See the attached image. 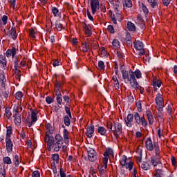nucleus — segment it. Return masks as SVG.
Masks as SVG:
<instances>
[{
  "mask_svg": "<svg viewBox=\"0 0 177 177\" xmlns=\"http://www.w3.org/2000/svg\"><path fill=\"white\" fill-rule=\"evenodd\" d=\"M129 75L131 80V81H129V82H130L131 88L138 89L140 86H139V83H138V80H136V77H135V73L130 69L129 71Z\"/></svg>",
  "mask_w": 177,
  "mask_h": 177,
  "instance_id": "obj_1",
  "label": "nucleus"
},
{
  "mask_svg": "<svg viewBox=\"0 0 177 177\" xmlns=\"http://www.w3.org/2000/svg\"><path fill=\"white\" fill-rule=\"evenodd\" d=\"M113 127V132H114V135L116 138H119L120 134L122 133V125H121L120 123L116 122L114 123Z\"/></svg>",
  "mask_w": 177,
  "mask_h": 177,
  "instance_id": "obj_2",
  "label": "nucleus"
},
{
  "mask_svg": "<svg viewBox=\"0 0 177 177\" xmlns=\"http://www.w3.org/2000/svg\"><path fill=\"white\" fill-rule=\"evenodd\" d=\"M100 6L99 3V0H91V12L93 15H95L96 12L97 11V9H99V6Z\"/></svg>",
  "mask_w": 177,
  "mask_h": 177,
  "instance_id": "obj_3",
  "label": "nucleus"
},
{
  "mask_svg": "<svg viewBox=\"0 0 177 177\" xmlns=\"http://www.w3.org/2000/svg\"><path fill=\"white\" fill-rule=\"evenodd\" d=\"M46 142H47V146H56V142H55V138H53V136H50L48 132L46 133V138H45Z\"/></svg>",
  "mask_w": 177,
  "mask_h": 177,
  "instance_id": "obj_4",
  "label": "nucleus"
},
{
  "mask_svg": "<svg viewBox=\"0 0 177 177\" xmlns=\"http://www.w3.org/2000/svg\"><path fill=\"white\" fill-rule=\"evenodd\" d=\"M127 127L129 128L132 127V121H133V114L130 113L127 115V118L124 119Z\"/></svg>",
  "mask_w": 177,
  "mask_h": 177,
  "instance_id": "obj_5",
  "label": "nucleus"
},
{
  "mask_svg": "<svg viewBox=\"0 0 177 177\" xmlns=\"http://www.w3.org/2000/svg\"><path fill=\"white\" fill-rule=\"evenodd\" d=\"M86 135L88 138H92V135L95 133V126L94 125H88L86 129Z\"/></svg>",
  "mask_w": 177,
  "mask_h": 177,
  "instance_id": "obj_6",
  "label": "nucleus"
},
{
  "mask_svg": "<svg viewBox=\"0 0 177 177\" xmlns=\"http://www.w3.org/2000/svg\"><path fill=\"white\" fill-rule=\"evenodd\" d=\"M6 150L8 153H11L13 149V143L12 142V140L10 138H6Z\"/></svg>",
  "mask_w": 177,
  "mask_h": 177,
  "instance_id": "obj_7",
  "label": "nucleus"
},
{
  "mask_svg": "<svg viewBox=\"0 0 177 177\" xmlns=\"http://www.w3.org/2000/svg\"><path fill=\"white\" fill-rule=\"evenodd\" d=\"M146 149L149 150V151H153L154 150V147L153 146V141L151 140V138H149L146 140Z\"/></svg>",
  "mask_w": 177,
  "mask_h": 177,
  "instance_id": "obj_8",
  "label": "nucleus"
},
{
  "mask_svg": "<svg viewBox=\"0 0 177 177\" xmlns=\"http://www.w3.org/2000/svg\"><path fill=\"white\" fill-rule=\"evenodd\" d=\"M155 101H156V104H157V106H161V104H162V103L164 102V99L162 98V95L160 93L156 95V97Z\"/></svg>",
  "mask_w": 177,
  "mask_h": 177,
  "instance_id": "obj_9",
  "label": "nucleus"
},
{
  "mask_svg": "<svg viewBox=\"0 0 177 177\" xmlns=\"http://www.w3.org/2000/svg\"><path fill=\"white\" fill-rule=\"evenodd\" d=\"M122 77L123 80H127V82L131 81V76L129 75V73L127 71L122 70Z\"/></svg>",
  "mask_w": 177,
  "mask_h": 177,
  "instance_id": "obj_10",
  "label": "nucleus"
},
{
  "mask_svg": "<svg viewBox=\"0 0 177 177\" xmlns=\"http://www.w3.org/2000/svg\"><path fill=\"white\" fill-rule=\"evenodd\" d=\"M55 95L57 96V102L58 103V104L61 105L62 104V102H63V100L62 99V93H60V90L57 89L56 93H55Z\"/></svg>",
  "mask_w": 177,
  "mask_h": 177,
  "instance_id": "obj_11",
  "label": "nucleus"
},
{
  "mask_svg": "<svg viewBox=\"0 0 177 177\" xmlns=\"http://www.w3.org/2000/svg\"><path fill=\"white\" fill-rule=\"evenodd\" d=\"M134 48L137 50H142L143 49V43L140 41H137L134 43Z\"/></svg>",
  "mask_w": 177,
  "mask_h": 177,
  "instance_id": "obj_12",
  "label": "nucleus"
},
{
  "mask_svg": "<svg viewBox=\"0 0 177 177\" xmlns=\"http://www.w3.org/2000/svg\"><path fill=\"white\" fill-rule=\"evenodd\" d=\"M14 117L16 125H20V124L21 123V115L20 113H15Z\"/></svg>",
  "mask_w": 177,
  "mask_h": 177,
  "instance_id": "obj_13",
  "label": "nucleus"
},
{
  "mask_svg": "<svg viewBox=\"0 0 177 177\" xmlns=\"http://www.w3.org/2000/svg\"><path fill=\"white\" fill-rule=\"evenodd\" d=\"M70 116L66 115L64 117V124L66 125V127H69L70 125H71V120H70Z\"/></svg>",
  "mask_w": 177,
  "mask_h": 177,
  "instance_id": "obj_14",
  "label": "nucleus"
},
{
  "mask_svg": "<svg viewBox=\"0 0 177 177\" xmlns=\"http://www.w3.org/2000/svg\"><path fill=\"white\" fill-rule=\"evenodd\" d=\"M37 114H38V111L34 110L32 111L31 120H32V122H37V120H38L37 118Z\"/></svg>",
  "mask_w": 177,
  "mask_h": 177,
  "instance_id": "obj_15",
  "label": "nucleus"
},
{
  "mask_svg": "<svg viewBox=\"0 0 177 177\" xmlns=\"http://www.w3.org/2000/svg\"><path fill=\"white\" fill-rule=\"evenodd\" d=\"M127 28L129 31H135V30H136V27L135 26V24H133L131 21L127 22Z\"/></svg>",
  "mask_w": 177,
  "mask_h": 177,
  "instance_id": "obj_16",
  "label": "nucleus"
},
{
  "mask_svg": "<svg viewBox=\"0 0 177 177\" xmlns=\"http://www.w3.org/2000/svg\"><path fill=\"white\" fill-rule=\"evenodd\" d=\"M55 139L57 140L55 142L56 145H62L63 143V138L59 134H56Z\"/></svg>",
  "mask_w": 177,
  "mask_h": 177,
  "instance_id": "obj_17",
  "label": "nucleus"
},
{
  "mask_svg": "<svg viewBox=\"0 0 177 177\" xmlns=\"http://www.w3.org/2000/svg\"><path fill=\"white\" fill-rule=\"evenodd\" d=\"M147 117L149 120V124L151 125V124H153V115L151 114V111H147Z\"/></svg>",
  "mask_w": 177,
  "mask_h": 177,
  "instance_id": "obj_18",
  "label": "nucleus"
},
{
  "mask_svg": "<svg viewBox=\"0 0 177 177\" xmlns=\"http://www.w3.org/2000/svg\"><path fill=\"white\" fill-rule=\"evenodd\" d=\"M97 132L100 133V135H102V136H104L106 135L107 130L105 129L103 127H100L97 129Z\"/></svg>",
  "mask_w": 177,
  "mask_h": 177,
  "instance_id": "obj_19",
  "label": "nucleus"
},
{
  "mask_svg": "<svg viewBox=\"0 0 177 177\" xmlns=\"http://www.w3.org/2000/svg\"><path fill=\"white\" fill-rule=\"evenodd\" d=\"M55 26L57 31H62V30H63V24H62V23H60L58 20L55 21Z\"/></svg>",
  "mask_w": 177,
  "mask_h": 177,
  "instance_id": "obj_20",
  "label": "nucleus"
},
{
  "mask_svg": "<svg viewBox=\"0 0 177 177\" xmlns=\"http://www.w3.org/2000/svg\"><path fill=\"white\" fill-rule=\"evenodd\" d=\"M0 63L3 64V67H6V57L5 55H0Z\"/></svg>",
  "mask_w": 177,
  "mask_h": 177,
  "instance_id": "obj_21",
  "label": "nucleus"
},
{
  "mask_svg": "<svg viewBox=\"0 0 177 177\" xmlns=\"http://www.w3.org/2000/svg\"><path fill=\"white\" fill-rule=\"evenodd\" d=\"M112 45L114 49H118V48H120V41L118 39H115L112 42Z\"/></svg>",
  "mask_w": 177,
  "mask_h": 177,
  "instance_id": "obj_22",
  "label": "nucleus"
},
{
  "mask_svg": "<svg viewBox=\"0 0 177 177\" xmlns=\"http://www.w3.org/2000/svg\"><path fill=\"white\" fill-rule=\"evenodd\" d=\"M161 84H162L160 80H153V88H156V86H158V88H160L161 86Z\"/></svg>",
  "mask_w": 177,
  "mask_h": 177,
  "instance_id": "obj_23",
  "label": "nucleus"
},
{
  "mask_svg": "<svg viewBox=\"0 0 177 177\" xmlns=\"http://www.w3.org/2000/svg\"><path fill=\"white\" fill-rule=\"evenodd\" d=\"M126 169H129V171H132V168H133V162H129L126 163L124 165Z\"/></svg>",
  "mask_w": 177,
  "mask_h": 177,
  "instance_id": "obj_24",
  "label": "nucleus"
},
{
  "mask_svg": "<svg viewBox=\"0 0 177 177\" xmlns=\"http://www.w3.org/2000/svg\"><path fill=\"white\" fill-rule=\"evenodd\" d=\"M141 168L144 169V171H148V169H150V165L147 162L142 163Z\"/></svg>",
  "mask_w": 177,
  "mask_h": 177,
  "instance_id": "obj_25",
  "label": "nucleus"
},
{
  "mask_svg": "<svg viewBox=\"0 0 177 177\" xmlns=\"http://www.w3.org/2000/svg\"><path fill=\"white\" fill-rule=\"evenodd\" d=\"M10 35H11L12 39L15 41V39L17 38V35H16V30L13 29V28H12L11 29V32L10 33Z\"/></svg>",
  "mask_w": 177,
  "mask_h": 177,
  "instance_id": "obj_26",
  "label": "nucleus"
},
{
  "mask_svg": "<svg viewBox=\"0 0 177 177\" xmlns=\"http://www.w3.org/2000/svg\"><path fill=\"white\" fill-rule=\"evenodd\" d=\"M10 135H12V127H8L7 129L6 139H10Z\"/></svg>",
  "mask_w": 177,
  "mask_h": 177,
  "instance_id": "obj_27",
  "label": "nucleus"
},
{
  "mask_svg": "<svg viewBox=\"0 0 177 177\" xmlns=\"http://www.w3.org/2000/svg\"><path fill=\"white\" fill-rule=\"evenodd\" d=\"M124 6L127 8H132V1L131 0H124V3H123Z\"/></svg>",
  "mask_w": 177,
  "mask_h": 177,
  "instance_id": "obj_28",
  "label": "nucleus"
},
{
  "mask_svg": "<svg viewBox=\"0 0 177 177\" xmlns=\"http://www.w3.org/2000/svg\"><path fill=\"white\" fill-rule=\"evenodd\" d=\"M120 165H122V168H124L127 164V156H123L122 158L120 160Z\"/></svg>",
  "mask_w": 177,
  "mask_h": 177,
  "instance_id": "obj_29",
  "label": "nucleus"
},
{
  "mask_svg": "<svg viewBox=\"0 0 177 177\" xmlns=\"http://www.w3.org/2000/svg\"><path fill=\"white\" fill-rule=\"evenodd\" d=\"M133 73H134V77L136 76V78L138 79L142 78V73L139 69L136 70L135 72Z\"/></svg>",
  "mask_w": 177,
  "mask_h": 177,
  "instance_id": "obj_30",
  "label": "nucleus"
},
{
  "mask_svg": "<svg viewBox=\"0 0 177 177\" xmlns=\"http://www.w3.org/2000/svg\"><path fill=\"white\" fill-rule=\"evenodd\" d=\"M113 149L111 148H109L106 152L104 153V157H107V159H109V155L113 154Z\"/></svg>",
  "mask_w": 177,
  "mask_h": 177,
  "instance_id": "obj_31",
  "label": "nucleus"
},
{
  "mask_svg": "<svg viewBox=\"0 0 177 177\" xmlns=\"http://www.w3.org/2000/svg\"><path fill=\"white\" fill-rule=\"evenodd\" d=\"M134 118H135V120H136V122L137 124H140V120H141L142 118H140V115H139L138 113H135Z\"/></svg>",
  "mask_w": 177,
  "mask_h": 177,
  "instance_id": "obj_32",
  "label": "nucleus"
},
{
  "mask_svg": "<svg viewBox=\"0 0 177 177\" xmlns=\"http://www.w3.org/2000/svg\"><path fill=\"white\" fill-rule=\"evenodd\" d=\"M88 160L89 161H91V162H93V161H96V155L93 154H88Z\"/></svg>",
  "mask_w": 177,
  "mask_h": 177,
  "instance_id": "obj_33",
  "label": "nucleus"
},
{
  "mask_svg": "<svg viewBox=\"0 0 177 177\" xmlns=\"http://www.w3.org/2000/svg\"><path fill=\"white\" fill-rule=\"evenodd\" d=\"M23 97V93L21 91H18L15 94V99L20 100Z\"/></svg>",
  "mask_w": 177,
  "mask_h": 177,
  "instance_id": "obj_34",
  "label": "nucleus"
},
{
  "mask_svg": "<svg viewBox=\"0 0 177 177\" xmlns=\"http://www.w3.org/2000/svg\"><path fill=\"white\" fill-rule=\"evenodd\" d=\"M59 174H59H57V176H55V177H67V176L66 175V173H64V171H63V167H61L59 169Z\"/></svg>",
  "mask_w": 177,
  "mask_h": 177,
  "instance_id": "obj_35",
  "label": "nucleus"
},
{
  "mask_svg": "<svg viewBox=\"0 0 177 177\" xmlns=\"http://www.w3.org/2000/svg\"><path fill=\"white\" fill-rule=\"evenodd\" d=\"M52 12L53 13L54 16L56 17L59 16V9L56 7H53L52 8Z\"/></svg>",
  "mask_w": 177,
  "mask_h": 177,
  "instance_id": "obj_36",
  "label": "nucleus"
},
{
  "mask_svg": "<svg viewBox=\"0 0 177 177\" xmlns=\"http://www.w3.org/2000/svg\"><path fill=\"white\" fill-rule=\"evenodd\" d=\"M6 114L8 120H12V113H10L9 108H6Z\"/></svg>",
  "mask_w": 177,
  "mask_h": 177,
  "instance_id": "obj_37",
  "label": "nucleus"
},
{
  "mask_svg": "<svg viewBox=\"0 0 177 177\" xmlns=\"http://www.w3.org/2000/svg\"><path fill=\"white\" fill-rule=\"evenodd\" d=\"M46 102L48 103V104H50L51 103H53L55 102V99L52 98L50 96H48L46 97Z\"/></svg>",
  "mask_w": 177,
  "mask_h": 177,
  "instance_id": "obj_38",
  "label": "nucleus"
},
{
  "mask_svg": "<svg viewBox=\"0 0 177 177\" xmlns=\"http://www.w3.org/2000/svg\"><path fill=\"white\" fill-rule=\"evenodd\" d=\"M3 162L4 164H12V160H10V158L9 156L3 158Z\"/></svg>",
  "mask_w": 177,
  "mask_h": 177,
  "instance_id": "obj_39",
  "label": "nucleus"
},
{
  "mask_svg": "<svg viewBox=\"0 0 177 177\" xmlns=\"http://www.w3.org/2000/svg\"><path fill=\"white\" fill-rule=\"evenodd\" d=\"M151 162L152 163L153 167H157V165L158 164V160H156V158L151 157Z\"/></svg>",
  "mask_w": 177,
  "mask_h": 177,
  "instance_id": "obj_40",
  "label": "nucleus"
},
{
  "mask_svg": "<svg viewBox=\"0 0 177 177\" xmlns=\"http://www.w3.org/2000/svg\"><path fill=\"white\" fill-rule=\"evenodd\" d=\"M136 107L138 108V111L142 113V102L140 101L136 102Z\"/></svg>",
  "mask_w": 177,
  "mask_h": 177,
  "instance_id": "obj_41",
  "label": "nucleus"
},
{
  "mask_svg": "<svg viewBox=\"0 0 177 177\" xmlns=\"http://www.w3.org/2000/svg\"><path fill=\"white\" fill-rule=\"evenodd\" d=\"M51 158L54 161H56L57 162H59V154H57V153L53 154L52 156H51Z\"/></svg>",
  "mask_w": 177,
  "mask_h": 177,
  "instance_id": "obj_42",
  "label": "nucleus"
},
{
  "mask_svg": "<svg viewBox=\"0 0 177 177\" xmlns=\"http://www.w3.org/2000/svg\"><path fill=\"white\" fill-rule=\"evenodd\" d=\"M65 111L70 118H73V116H71V111H70V108L68 106H65Z\"/></svg>",
  "mask_w": 177,
  "mask_h": 177,
  "instance_id": "obj_43",
  "label": "nucleus"
},
{
  "mask_svg": "<svg viewBox=\"0 0 177 177\" xmlns=\"http://www.w3.org/2000/svg\"><path fill=\"white\" fill-rule=\"evenodd\" d=\"M87 153L88 154L96 155V151H95V149H93V148L87 149Z\"/></svg>",
  "mask_w": 177,
  "mask_h": 177,
  "instance_id": "obj_44",
  "label": "nucleus"
},
{
  "mask_svg": "<svg viewBox=\"0 0 177 177\" xmlns=\"http://www.w3.org/2000/svg\"><path fill=\"white\" fill-rule=\"evenodd\" d=\"M149 2L151 4V8H156L157 6V0H149Z\"/></svg>",
  "mask_w": 177,
  "mask_h": 177,
  "instance_id": "obj_45",
  "label": "nucleus"
},
{
  "mask_svg": "<svg viewBox=\"0 0 177 177\" xmlns=\"http://www.w3.org/2000/svg\"><path fill=\"white\" fill-rule=\"evenodd\" d=\"M98 67L100 70H104V62L103 61H99Z\"/></svg>",
  "mask_w": 177,
  "mask_h": 177,
  "instance_id": "obj_46",
  "label": "nucleus"
},
{
  "mask_svg": "<svg viewBox=\"0 0 177 177\" xmlns=\"http://www.w3.org/2000/svg\"><path fill=\"white\" fill-rule=\"evenodd\" d=\"M63 133H64V139H68V131L64 129L63 130Z\"/></svg>",
  "mask_w": 177,
  "mask_h": 177,
  "instance_id": "obj_47",
  "label": "nucleus"
},
{
  "mask_svg": "<svg viewBox=\"0 0 177 177\" xmlns=\"http://www.w3.org/2000/svg\"><path fill=\"white\" fill-rule=\"evenodd\" d=\"M142 12H144L146 15L149 13V10L147 9V7L145 6L144 3H142Z\"/></svg>",
  "mask_w": 177,
  "mask_h": 177,
  "instance_id": "obj_48",
  "label": "nucleus"
},
{
  "mask_svg": "<svg viewBox=\"0 0 177 177\" xmlns=\"http://www.w3.org/2000/svg\"><path fill=\"white\" fill-rule=\"evenodd\" d=\"M108 31H110L111 34H114V26L109 25L107 28Z\"/></svg>",
  "mask_w": 177,
  "mask_h": 177,
  "instance_id": "obj_49",
  "label": "nucleus"
},
{
  "mask_svg": "<svg viewBox=\"0 0 177 177\" xmlns=\"http://www.w3.org/2000/svg\"><path fill=\"white\" fill-rule=\"evenodd\" d=\"M140 122L142 123V127H147V122L146 120H145L144 117H142L140 119Z\"/></svg>",
  "mask_w": 177,
  "mask_h": 177,
  "instance_id": "obj_50",
  "label": "nucleus"
},
{
  "mask_svg": "<svg viewBox=\"0 0 177 177\" xmlns=\"http://www.w3.org/2000/svg\"><path fill=\"white\" fill-rule=\"evenodd\" d=\"M29 35L32 37V38H35V31L33 28H31L29 31Z\"/></svg>",
  "mask_w": 177,
  "mask_h": 177,
  "instance_id": "obj_51",
  "label": "nucleus"
},
{
  "mask_svg": "<svg viewBox=\"0 0 177 177\" xmlns=\"http://www.w3.org/2000/svg\"><path fill=\"white\" fill-rule=\"evenodd\" d=\"M2 21H3V24L4 26H6V24L8 23V16L3 15L2 17Z\"/></svg>",
  "mask_w": 177,
  "mask_h": 177,
  "instance_id": "obj_52",
  "label": "nucleus"
},
{
  "mask_svg": "<svg viewBox=\"0 0 177 177\" xmlns=\"http://www.w3.org/2000/svg\"><path fill=\"white\" fill-rule=\"evenodd\" d=\"M107 162H109V159H107V156L104 157L103 159V165L104 168H107Z\"/></svg>",
  "mask_w": 177,
  "mask_h": 177,
  "instance_id": "obj_53",
  "label": "nucleus"
},
{
  "mask_svg": "<svg viewBox=\"0 0 177 177\" xmlns=\"http://www.w3.org/2000/svg\"><path fill=\"white\" fill-rule=\"evenodd\" d=\"M17 50V49H16V48L12 47V49L10 50L11 52V55L12 57H15V55H16V51Z\"/></svg>",
  "mask_w": 177,
  "mask_h": 177,
  "instance_id": "obj_54",
  "label": "nucleus"
},
{
  "mask_svg": "<svg viewBox=\"0 0 177 177\" xmlns=\"http://www.w3.org/2000/svg\"><path fill=\"white\" fill-rule=\"evenodd\" d=\"M87 17H88V19L91 20V21H93V17H92V15H91V12H89V9L87 10Z\"/></svg>",
  "mask_w": 177,
  "mask_h": 177,
  "instance_id": "obj_55",
  "label": "nucleus"
},
{
  "mask_svg": "<svg viewBox=\"0 0 177 177\" xmlns=\"http://www.w3.org/2000/svg\"><path fill=\"white\" fill-rule=\"evenodd\" d=\"M14 64H15V71H17V67H19V59H17V57L15 58Z\"/></svg>",
  "mask_w": 177,
  "mask_h": 177,
  "instance_id": "obj_56",
  "label": "nucleus"
},
{
  "mask_svg": "<svg viewBox=\"0 0 177 177\" xmlns=\"http://www.w3.org/2000/svg\"><path fill=\"white\" fill-rule=\"evenodd\" d=\"M15 167H18V165H19V155H15Z\"/></svg>",
  "mask_w": 177,
  "mask_h": 177,
  "instance_id": "obj_57",
  "label": "nucleus"
},
{
  "mask_svg": "<svg viewBox=\"0 0 177 177\" xmlns=\"http://www.w3.org/2000/svg\"><path fill=\"white\" fill-rule=\"evenodd\" d=\"M39 176H40V174L38 171H35L32 172V177H39Z\"/></svg>",
  "mask_w": 177,
  "mask_h": 177,
  "instance_id": "obj_58",
  "label": "nucleus"
},
{
  "mask_svg": "<svg viewBox=\"0 0 177 177\" xmlns=\"http://www.w3.org/2000/svg\"><path fill=\"white\" fill-rule=\"evenodd\" d=\"M171 1H172V0H162L163 5L165 6H168V5H169V3H171Z\"/></svg>",
  "mask_w": 177,
  "mask_h": 177,
  "instance_id": "obj_59",
  "label": "nucleus"
},
{
  "mask_svg": "<svg viewBox=\"0 0 177 177\" xmlns=\"http://www.w3.org/2000/svg\"><path fill=\"white\" fill-rule=\"evenodd\" d=\"M53 147H54V151H59L60 150V145L56 144V145H53Z\"/></svg>",
  "mask_w": 177,
  "mask_h": 177,
  "instance_id": "obj_60",
  "label": "nucleus"
},
{
  "mask_svg": "<svg viewBox=\"0 0 177 177\" xmlns=\"http://www.w3.org/2000/svg\"><path fill=\"white\" fill-rule=\"evenodd\" d=\"M132 38L131 37V34L129 32L126 33V41H131Z\"/></svg>",
  "mask_w": 177,
  "mask_h": 177,
  "instance_id": "obj_61",
  "label": "nucleus"
},
{
  "mask_svg": "<svg viewBox=\"0 0 177 177\" xmlns=\"http://www.w3.org/2000/svg\"><path fill=\"white\" fill-rule=\"evenodd\" d=\"M0 81H1L2 88H5V82H6V79H4V77H3L0 80Z\"/></svg>",
  "mask_w": 177,
  "mask_h": 177,
  "instance_id": "obj_62",
  "label": "nucleus"
},
{
  "mask_svg": "<svg viewBox=\"0 0 177 177\" xmlns=\"http://www.w3.org/2000/svg\"><path fill=\"white\" fill-rule=\"evenodd\" d=\"M2 95L3 96V97H8L9 96V91H3Z\"/></svg>",
  "mask_w": 177,
  "mask_h": 177,
  "instance_id": "obj_63",
  "label": "nucleus"
},
{
  "mask_svg": "<svg viewBox=\"0 0 177 177\" xmlns=\"http://www.w3.org/2000/svg\"><path fill=\"white\" fill-rule=\"evenodd\" d=\"M115 13H116V19H120V11L118 10V8H115Z\"/></svg>",
  "mask_w": 177,
  "mask_h": 177,
  "instance_id": "obj_64",
  "label": "nucleus"
}]
</instances>
